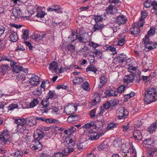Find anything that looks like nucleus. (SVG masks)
Segmentation results:
<instances>
[{
    "mask_svg": "<svg viewBox=\"0 0 157 157\" xmlns=\"http://www.w3.org/2000/svg\"><path fill=\"white\" fill-rule=\"evenodd\" d=\"M144 100L147 104L155 101L157 99V93L156 89L153 88H148L144 94Z\"/></svg>",
    "mask_w": 157,
    "mask_h": 157,
    "instance_id": "f257e3e1",
    "label": "nucleus"
},
{
    "mask_svg": "<svg viewBox=\"0 0 157 157\" xmlns=\"http://www.w3.org/2000/svg\"><path fill=\"white\" fill-rule=\"evenodd\" d=\"M128 112L124 107H121L117 110V115L120 119H125L127 117Z\"/></svg>",
    "mask_w": 157,
    "mask_h": 157,
    "instance_id": "f03ea898",
    "label": "nucleus"
},
{
    "mask_svg": "<svg viewBox=\"0 0 157 157\" xmlns=\"http://www.w3.org/2000/svg\"><path fill=\"white\" fill-rule=\"evenodd\" d=\"M45 82L43 81L39 87L34 90L32 92L33 94L36 96L40 95L45 91Z\"/></svg>",
    "mask_w": 157,
    "mask_h": 157,
    "instance_id": "7ed1b4c3",
    "label": "nucleus"
},
{
    "mask_svg": "<svg viewBox=\"0 0 157 157\" xmlns=\"http://www.w3.org/2000/svg\"><path fill=\"white\" fill-rule=\"evenodd\" d=\"M72 38H75V39H73L72 40L73 41L76 39H78V41L80 43H86L88 41V36L87 35H82L78 36L73 34L72 35Z\"/></svg>",
    "mask_w": 157,
    "mask_h": 157,
    "instance_id": "20e7f679",
    "label": "nucleus"
},
{
    "mask_svg": "<svg viewBox=\"0 0 157 157\" xmlns=\"http://www.w3.org/2000/svg\"><path fill=\"white\" fill-rule=\"evenodd\" d=\"M134 79V77L133 75L131 74L124 76L123 82L124 84H126L127 86V87H128L131 86L130 84L133 82Z\"/></svg>",
    "mask_w": 157,
    "mask_h": 157,
    "instance_id": "39448f33",
    "label": "nucleus"
},
{
    "mask_svg": "<svg viewBox=\"0 0 157 157\" xmlns=\"http://www.w3.org/2000/svg\"><path fill=\"white\" fill-rule=\"evenodd\" d=\"M77 109L76 106L74 104L68 105L64 108V110L67 113L71 114L74 113Z\"/></svg>",
    "mask_w": 157,
    "mask_h": 157,
    "instance_id": "423d86ee",
    "label": "nucleus"
},
{
    "mask_svg": "<svg viewBox=\"0 0 157 157\" xmlns=\"http://www.w3.org/2000/svg\"><path fill=\"white\" fill-rule=\"evenodd\" d=\"M29 82L32 87L36 86L39 84L40 82L39 78L36 75H32L31 77L29 79Z\"/></svg>",
    "mask_w": 157,
    "mask_h": 157,
    "instance_id": "0eeeda50",
    "label": "nucleus"
},
{
    "mask_svg": "<svg viewBox=\"0 0 157 157\" xmlns=\"http://www.w3.org/2000/svg\"><path fill=\"white\" fill-rule=\"evenodd\" d=\"M10 136L9 134L6 132L2 133L0 136V140L2 141V142L5 145L9 143V139Z\"/></svg>",
    "mask_w": 157,
    "mask_h": 157,
    "instance_id": "6e6552de",
    "label": "nucleus"
},
{
    "mask_svg": "<svg viewBox=\"0 0 157 157\" xmlns=\"http://www.w3.org/2000/svg\"><path fill=\"white\" fill-rule=\"evenodd\" d=\"M33 136L35 139V140L39 141V140L44 137V135L43 132L40 130L38 129L34 132Z\"/></svg>",
    "mask_w": 157,
    "mask_h": 157,
    "instance_id": "1a4fd4ad",
    "label": "nucleus"
},
{
    "mask_svg": "<svg viewBox=\"0 0 157 157\" xmlns=\"http://www.w3.org/2000/svg\"><path fill=\"white\" fill-rule=\"evenodd\" d=\"M104 134L103 132L97 133L96 132H93L90 133L89 135L90 139L91 140H98L100 137L102 136Z\"/></svg>",
    "mask_w": 157,
    "mask_h": 157,
    "instance_id": "9d476101",
    "label": "nucleus"
},
{
    "mask_svg": "<svg viewBox=\"0 0 157 157\" xmlns=\"http://www.w3.org/2000/svg\"><path fill=\"white\" fill-rule=\"evenodd\" d=\"M115 22L119 25L124 24L127 21V19L125 16L123 15H120L115 20Z\"/></svg>",
    "mask_w": 157,
    "mask_h": 157,
    "instance_id": "9b49d317",
    "label": "nucleus"
},
{
    "mask_svg": "<svg viewBox=\"0 0 157 157\" xmlns=\"http://www.w3.org/2000/svg\"><path fill=\"white\" fill-rule=\"evenodd\" d=\"M25 123L30 126H33L36 123V117L34 116L27 117L25 119Z\"/></svg>",
    "mask_w": 157,
    "mask_h": 157,
    "instance_id": "f8f14e48",
    "label": "nucleus"
},
{
    "mask_svg": "<svg viewBox=\"0 0 157 157\" xmlns=\"http://www.w3.org/2000/svg\"><path fill=\"white\" fill-rule=\"evenodd\" d=\"M32 144L33 145L32 148L34 150H40L42 147V145L39 141L34 140L32 142Z\"/></svg>",
    "mask_w": 157,
    "mask_h": 157,
    "instance_id": "ddd939ff",
    "label": "nucleus"
},
{
    "mask_svg": "<svg viewBox=\"0 0 157 157\" xmlns=\"http://www.w3.org/2000/svg\"><path fill=\"white\" fill-rule=\"evenodd\" d=\"M133 137L136 141L138 142L142 139V133L138 130H135L133 132Z\"/></svg>",
    "mask_w": 157,
    "mask_h": 157,
    "instance_id": "4468645a",
    "label": "nucleus"
},
{
    "mask_svg": "<svg viewBox=\"0 0 157 157\" xmlns=\"http://www.w3.org/2000/svg\"><path fill=\"white\" fill-rule=\"evenodd\" d=\"M141 17L139 19V22L138 23V26L143 27L144 25V20L147 16V13L145 11H143L141 12Z\"/></svg>",
    "mask_w": 157,
    "mask_h": 157,
    "instance_id": "2eb2a0df",
    "label": "nucleus"
},
{
    "mask_svg": "<svg viewBox=\"0 0 157 157\" xmlns=\"http://www.w3.org/2000/svg\"><path fill=\"white\" fill-rule=\"evenodd\" d=\"M13 15L16 18H20L21 16L22 13L21 9L18 7H15L12 10Z\"/></svg>",
    "mask_w": 157,
    "mask_h": 157,
    "instance_id": "dca6fc26",
    "label": "nucleus"
},
{
    "mask_svg": "<svg viewBox=\"0 0 157 157\" xmlns=\"http://www.w3.org/2000/svg\"><path fill=\"white\" fill-rule=\"evenodd\" d=\"M137 25V26L133 27L131 29V34L134 35L135 36H137L139 35L140 31V28L141 27L138 26V23Z\"/></svg>",
    "mask_w": 157,
    "mask_h": 157,
    "instance_id": "f3484780",
    "label": "nucleus"
},
{
    "mask_svg": "<svg viewBox=\"0 0 157 157\" xmlns=\"http://www.w3.org/2000/svg\"><path fill=\"white\" fill-rule=\"evenodd\" d=\"M79 119L80 117L78 115H71L68 117L67 121L70 123H74Z\"/></svg>",
    "mask_w": 157,
    "mask_h": 157,
    "instance_id": "a211bd4d",
    "label": "nucleus"
},
{
    "mask_svg": "<svg viewBox=\"0 0 157 157\" xmlns=\"http://www.w3.org/2000/svg\"><path fill=\"white\" fill-rule=\"evenodd\" d=\"M154 144V140L152 139H147L143 141V146L145 147H148L149 146H152Z\"/></svg>",
    "mask_w": 157,
    "mask_h": 157,
    "instance_id": "6ab92c4d",
    "label": "nucleus"
},
{
    "mask_svg": "<svg viewBox=\"0 0 157 157\" xmlns=\"http://www.w3.org/2000/svg\"><path fill=\"white\" fill-rule=\"evenodd\" d=\"M117 11V10L112 5L109 6L106 9V12L107 14H113Z\"/></svg>",
    "mask_w": 157,
    "mask_h": 157,
    "instance_id": "aec40b11",
    "label": "nucleus"
},
{
    "mask_svg": "<svg viewBox=\"0 0 157 157\" xmlns=\"http://www.w3.org/2000/svg\"><path fill=\"white\" fill-rule=\"evenodd\" d=\"M10 40L12 42H16L18 40L17 34V32H14L12 33L9 36Z\"/></svg>",
    "mask_w": 157,
    "mask_h": 157,
    "instance_id": "412c9836",
    "label": "nucleus"
},
{
    "mask_svg": "<svg viewBox=\"0 0 157 157\" xmlns=\"http://www.w3.org/2000/svg\"><path fill=\"white\" fill-rule=\"evenodd\" d=\"M96 23L92 29V31L94 32L100 30L104 27L105 25L104 24H101L98 23Z\"/></svg>",
    "mask_w": 157,
    "mask_h": 157,
    "instance_id": "4be33fe9",
    "label": "nucleus"
},
{
    "mask_svg": "<svg viewBox=\"0 0 157 157\" xmlns=\"http://www.w3.org/2000/svg\"><path fill=\"white\" fill-rule=\"evenodd\" d=\"M25 120L22 119H15L14 122L17 125V127L19 126H24L25 123Z\"/></svg>",
    "mask_w": 157,
    "mask_h": 157,
    "instance_id": "5701e85b",
    "label": "nucleus"
},
{
    "mask_svg": "<svg viewBox=\"0 0 157 157\" xmlns=\"http://www.w3.org/2000/svg\"><path fill=\"white\" fill-rule=\"evenodd\" d=\"M58 63L56 62L53 61L49 64V69L50 70L56 71L58 69Z\"/></svg>",
    "mask_w": 157,
    "mask_h": 157,
    "instance_id": "b1692460",
    "label": "nucleus"
},
{
    "mask_svg": "<svg viewBox=\"0 0 157 157\" xmlns=\"http://www.w3.org/2000/svg\"><path fill=\"white\" fill-rule=\"evenodd\" d=\"M105 94L106 95L108 96L116 97L118 95V92L113 90H107Z\"/></svg>",
    "mask_w": 157,
    "mask_h": 157,
    "instance_id": "393cba45",
    "label": "nucleus"
},
{
    "mask_svg": "<svg viewBox=\"0 0 157 157\" xmlns=\"http://www.w3.org/2000/svg\"><path fill=\"white\" fill-rule=\"evenodd\" d=\"M157 128V120L151 125L147 128V131L150 133H152Z\"/></svg>",
    "mask_w": 157,
    "mask_h": 157,
    "instance_id": "a878e982",
    "label": "nucleus"
},
{
    "mask_svg": "<svg viewBox=\"0 0 157 157\" xmlns=\"http://www.w3.org/2000/svg\"><path fill=\"white\" fill-rule=\"evenodd\" d=\"M156 47V44L155 43L149 41L146 44L145 48L149 50H151L155 48Z\"/></svg>",
    "mask_w": 157,
    "mask_h": 157,
    "instance_id": "bb28decb",
    "label": "nucleus"
},
{
    "mask_svg": "<svg viewBox=\"0 0 157 157\" xmlns=\"http://www.w3.org/2000/svg\"><path fill=\"white\" fill-rule=\"evenodd\" d=\"M125 36L124 35L120 36L117 39L118 43L117 45L121 46L123 45L125 41Z\"/></svg>",
    "mask_w": 157,
    "mask_h": 157,
    "instance_id": "cd10ccee",
    "label": "nucleus"
},
{
    "mask_svg": "<svg viewBox=\"0 0 157 157\" xmlns=\"http://www.w3.org/2000/svg\"><path fill=\"white\" fill-rule=\"evenodd\" d=\"M128 72L135 75L139 74V72H138V70L137 69V68L132 65L130 66L128 68Z\"/></svg>",
    "mask_w": 157,
    "mask_h": 157,
    "instance_id": "c85d7f7f",
    "label": "nucleus"
},
{
    "mask_svg": "<svg viewBox=\"0 0 157 157\" xmlns=\"http://www.w3.org/2000/svg\"><path fill=\"white\" fill-rule=\"evenodd\" d=\"M130 154H125L124 157H136V150L133 147L130 149Z\"/></svg>",
    "mask_w": 157,
    "mask_h": 157,
    "instance_id": "c756f323",
    "label": "nucleus"
},
{
    "mask_svg": "<svg viewBox=\"0 0 157 157\" xmlns=\"http://www.w3.org/2000/svg\"><path fill=\"white\" fill-rule=\"evenodd\" d=\"M117 59L120 63H123L127 59V58L125 55L122 54L119 55L117 56Z\"/></svg>",
    "mask_w": 157,
    "mask_h": 157,
    "instance_id": "7c9ffc66",
    "label": "nucleus"
},
{
    "mask_svg": "<svg viewBox=\"0 0 157 157\" xmlns=\"http://www.w3.org/2000/svg\"><path fill=\"white\" fill-rule=\"evenodd\" d=\"M100 96L98 94H97V95L93 100L91 103L93 105H98L100 103Z\"/></svg>",
    "mask_w": 157,
    "mask_h": 157,
    "instance_id": "2f4dec72",
    "label": "nucleus"
},
{
    "mask_svg": "<svg viewBox=\"0 0 157 157\" xmlns=\"http://www.w3.org/2000/svg\"><path fill=\"white\" fill-rule=\"evenodd\" d=\"M75 50V47L72 44H69L66 48V50L67 53L71 54L72 52Z\"/></svg>",
    "mask_w": 157,
    "mask_h": 157,
    "instance_id": "473e14b6",
    "label": "nucleus"
},
{
    "mask_svg": "<svg viewBox=\"0 0 157 157\" xmlns=\"http://www.w3.org/2000/svg\"><path fill=\"white\" fill-rule=\"evenodd\" d=\"M75 127L72 126L71 128L65 129L64 131V133L66 135H70L75 131Z\"/></svg>",
    "mask_w": 157,
    "mask_h": 157,
    "instance_id": "72a5a7b5",
    "label": "nucleus"
},
{
    "mask_svg": "<svg viewBox=\"0 0 157 157\" xmlns=\"http://www.w3.org/2000/svg\"><path fill=\"white\" fill-rule=\"evenodd\" d=\"M123 144L122 140L120 138L116 139L113 141V145L115 147H121Z\"/></svg>",
    "mask_w": 157,
    "mask_h": 157,
    "instance_id": "f704fd0d",
    "label": "nucleus"
},
{
    "mask_svg": "<svg viewBox=\"0 0 157 157\" xmlns=\"http://www.w3.org/2000/svg\"><path fill=\"white\" fill-rule=\"evenodd\" d=\"M100 82L99 86L100 88H101L105 84L106 79L105 76H103L100 77Z\"/></svg>",
    "mask_w": 157,
    "mask_h": 157,
    "instance_id": "c9c22d12",
    "label": "nucleus"
},
{
    "mask_svg": "<svg viewBox=\"0 0 157 157\" xmlns=\"http://www.w3.org/2000/svg\"><path fill=\"white\" fill-rule=\"evenodd\" d=\"M94 125L95 126L97 130L100 129H101L103 127V123L101 121H97L94 124Z\"/></svg>",
    "mask_w": 157,
    "mask_h": 157,
    "instance_id": "e433bc0d",
    "label": "nucleus"
},
{
    "mask_svg": "<svg viewBox=\"0 0 157 157\" xmlns=\"http://www.w3.org/2000/svg\"><path fill=\"white\" fill-rule=\"evenodd\" d=\"M103 19L102 15H95L94 16V19L95 23H98L102 21Z\"/></svg>",
    "mask_w": 157,
    "mask_h": 157,
    "instance_id": "4c0bfd02",
    "label": "nucleus"
},
{
    "mask_svg": "<svg viewBox=\"0 0 157 157\" xmlns=\"http://www.w3.org/2000/svg\"><path fill=\"white\" fill-rule=\"evenodd\" d=\"M49 109L51 110V112L53 114L55 115H57L58 114H60V113L59 110L56 106H52L51 107V108Z\"/></svg>",
    "mask_w": 157,
    "mask_h": 157,
    "instance_id": "58836bf2",
    "label": "nucleus"
},
{
    "mask_svg": "<svg viewBox=\"0 0 157 157\" xmlns=\"http://www.w3.org/2000/svg\"><path fill=\"white\" fill-rule=\"evenodd\" d=\"M13 71L14 72L18 73L20 71H23V67H20L19 65H15L13 66Z\"/></svg>",
    "mask_w": 157,
    "mask_h": 157,
    "instance_id": "ea45409f",
    "label": "nucleus"
},
{
    "mask_svg": "<svg viewBox=\"0 0 157 157\" xmlns=\"http://www.w3.org/2000/svg\"><path fill=\"white\" fill-rule=\"evenodd\" d=\"M117 124L116 123H109L107 125L106 129L108 130L113 129L114 128L117 127Z\"/></svg>",
    "mask_w": 157,
    "mask_h": 157,
    "instance_id": "a19ab883",
    "label": "nucleus"
},
{
    "mask_svg": "<svg viewBox=\"0 0 157 157\" xmlns=\"http://www.w3.org/2000/svg\"><path fill=\"white\" fill-rule=\"evenodd\" d=\"M98 71L96 67L93 65H90L86 68V71H91L93 72L94 73L96 74V72Z\"/></svg>",
    "mask_w": 157,
    "mask_h": 157,
    "instance_id": "79ce46f5",
    "label": "nucleus"
},
{
    "mask_svg": "<svg viewBox=\"0 0 157 157\" xmlns=\"http://www.w3.org/2000/svg\"><path fill=\"white\" fill-rule=\"evenodd\" d=\"M8 67L7 65H2L0 66V72L5 73L8 69Z\"/></svg>",
    "mask_w": 157,
    "mask_h": 157,
    "instance_id": "37998d69",
    "label": "nucleus"
},
{
    "mask_svg": "<svg viewBox=\"0 0 157 157\" xmlns=\"http://www.w3.org/2000/svg\"><path fill=\"white\" fill-rule=\"evenodd\" d=\"M45 15V13L42 10L38 9L37 13L36 16L38 17H43Z\"/></svg>",
    "mask_w": 157,
    "mask_h": 157,
    "instance_id": "c03bdc74",
    "label": "nucleus"
},
{
    "mask_svg": "<svg viewBox=\"0 0 157 157\" xmlns=\"http://www.w3.org/2000/svg\"><path fill=\"white\" fill-rule=\"evenodd\" d=\"M39 101L37 99H34L30 103L29 106L31 108L34 107L38 103Z\"/></svg>",
    "mask_w": 157,
    "mask_h": 157,
    "instance_id": "a18cd8bd",
    "label": "nucleus"
},
{
    "mask_svg": "<svg viewBox=\"0 0 157 157\" xmlns=\"http://www.w3.org/2000/svg\"><path fill=\"white\" fill-rule=\"evenodd\" d=\"M48 100L46 98V99H43L42 101L41 102V105L44 107L47 108L49 105V103L48 101Z\"/></svg>",
    "mask_w": 157,
    "mask_h": 157,
    "instance_id": "49530a36",
    "label": "nucleus"
},
{
    "mask_svg": "<svg viewBox=\"0 0 157 157\" xmlns=\"http://www.w3.org/2000/svg\"><path fill=\"white\" fill-rule=\"evenodd\" d=\"M82 87L84 90L88 91L90 90V88L89 86L88 83L87 82H83L82 85Z\"/></svg>",
    "mask_w": 157,
    "mask_h": 157,
    "instance_id": "de8ad7c7",
    "label": "nucleus"
},
{
    "mask_svg": "<svg viewBox=\"0 0 157 157\" xmlns=\"http://www.w3.org/2000/svg\"><path fill=\"white\" fill-rule=\"evenodd\" d=\"M92 53L95 54L96 56H99L101 59V56L102 54V52L100 50H98L95 49L92 52Z\"/></svg>",
    "mask_w": 157,
    "mask_h": 157,
    "instance_id": "09e8293b",
    "label": "nucleus"
},
{
    "mask_svg": "<svg viewBox=\"0 0 157 157\" xmlns=\"http://www.w3.org/2000/svg\"><path fill=\"white\" fill-rule=\"evenodd\" d=\"M83 80V79L82 77H76L74 79L73 83H79L82 82Z\"/></svg>",
    "mask_w": 157,
    "mask_h": 157,
    "instance_id": "8fccbe9b",
    "label": "nucleus"
},
{
    "mask_svg": "<svg viewBox=\"0 0 157 157\" xmlns=\"http://www.w3.org/2000/svg\"><path fill=\"white\" fill-rule=\"evenodd\" d=\"M18 105L16 104H12L8 106V109L9 111H12L14 109L18 107Z\"/></svg>",
    "mask_w": 157,
    "mask_h": 157,
    "instance_id": "3c124183",
    "label": "nucleus"
},
{
    "mask_svg": "<svg viewBox=\"0 0 157 157\" xmlns=\"http://www.w3.org/2000/svg\"><path fill=\"white\" fill-rule=\"evenodd\" d=\"M127 87V86L126 85L124 86V85H122L120 86L118 88L117 90V92L118 93H121L122 92L124 91L125 89Z\"/></svg>",
    "mask_w": 157,
    "mask_h": 157,
    "instance_id": "603ef678",
    "label": "nucleus"
},
{
    "mask_svg": "<svg viewBox=\"0 0 157 157\" xmlns=\"http://www.w3.org/2000/svg\"><path fill=\"white\" fill-rule=\"evenodd\" d=\"M6 60L8 61H12V58L9 56H2L1 58L0 59V62L2 61Z\"/></svg>",
    "mask_w": 157,
    "mask_h": 157,
    "instance_id": "864d4df0",
    "label": "nucleus"
},
{
    "mask_svg": "<svg viewBox=\"0 0 157 157\" xmlns=\"http://www.w3.org/2000/svg\"><path fill=\"white\" fill-rule=\"evenodd\" d=\"M53 7H55L54 11L57 13H61L62 12L61 10V7L59 5H53Z\"/></svg>",
    "mask_w": 157,
    "mask_h": 157,
    "instance_id": "5fc2aeb1",
    "label": "nucleus"
},
{
    "mask_svg": "<svg viewBox=\"0 0 157 157\" xmlns=\"http://www.w3.org/2000/svg\"><path fill=\"white\" fill-rule=\"evenodd\" d=\"M29 30L26 29L24 30L23 33V38L25 40H27L29 37Z\"/></svg>",
    "mask_w": 157,
    "mask_h": 157,
    "instance_id": "6e6d98bb",
    "label": "nucleus"
},
{
    "mask_svg": "<svg viewBox=\"0 0 157 157\" xmlns=\"http://www.w3.org/2000/svg\"><path fill=\"white\" fill-rule=\"evenodd\" d=\"M45 35V34L41 35L35 34L33 36V38L35 39H38L39 40H41L44 37Z\"/></svg>",
    "mask_w": 157,
    "mask_h": 157,
    "instance_id": "4d7b16f0",
    "label": "nucleus"
},
{
    "mask_svg": "<svg viewBox=\"0 0 157 157\" xmlns=\"http://www.w3.org/2000/svg\"><path fill=\"white\" fill-rule=\"evenodd\" d=\"M144 5L146 8L150 7L152 6V2H151L150 0H147L144 2Z\"/></svg>",
    "mask_w": 157,
    "mask_h": 157,
    "instance_id": "13d9d810",
    "label": "nucleus"
},
{
    "mask_svg": "<svg viewBox=\"0 0 157 157\" xmlns=\"http://www.w3.org/2000/svg\"><path fill=\"white\" fill-rule=\"evenodd\" d=\"M155 151L154 148H152L150 151H149L147 154V157H153Z\"/></svg>",
    "mask_w": 157,
    "mask_h": 157,
    "instance_id": "bf43d9fd",
    "label": "nucleus"
},
{
    "mask_svg": "<svg viewBox=\"0 0 157 157\" xmlns=\"http://www.w3.org/2000/svg\"><path fill=\"white\" fill-rule=\"evenodd\" d=\"M94 125V123L93 122L91 121L85 124L83 126V128H89L93 126Z\"/></svg>",
    "mask_w": 157,
    "mask_h": 157,
    "instance_id": "052dcab7",
    "label": "nucleus"
},
{
    "mask_svg": "<svg viewBox=\"0 0 157 157\" xmlns=\"http://www.w3.org/2000/svg\"><path fill=\"white\" fill-rule=\"evenodd\" d=\"M149 36L146 35L143 39L142 43L145 45V46L146 45V44L149 42Z\"/></svg>",
    "mask_w": 157,
    "mask_h": 157,
    "instance_id": "680f3d73",
    "label": "nucleus"
},
{
    "mask_svg": "<svg viewBox=\"0 0 157 157\" xmlns=\"http://www.w3.org/2000/svg\"><path fill=\"white\" fill-rule=\"evenodd\" d=\"M55 96V94L54 92H52L51 91H49L48 94L47 96V99H48L53 98Z\"/></svg>",
    "mask_w": 157,
    "mask_h": 157,
    "instance_id": "e2e57ef3",
    "label": "nucleus"
},
{
    "mask_svg": "<svg viewBox=\"0 0 157 157\" xmlns=\"http://www.w3.org/2000/svg\"><path fill=\"white\" fill-rule=\"evenodd\" d=\"M135 95V93L134 92H131L130 93L125 94L124 95L125 98L127 99H129L134 96Z\"/></svg>",
    "mask_w": 157,
    "mask_h": 157,
    "instance_id": "0e129e2a",
    "label": "nucleus"
},
{
    "mask_svg": "<svg viewBox=\"0 0 157 157\" xmlns=\"http://www.w3.org/2000/svg\"><path fill=\"white\" fill-rule=\"evenodd\" d=\"M106 49L111 52L113 54H115L116 53L115 48L113 47L109 46Z\"/></svg>",
    "mask_w": 157,
    "mask_h": 157,
    "instance_id": "69168bd1",
    "label": "nucleus"
},
{
    "mask_svg": "<svg viewBox=\"0 0 157 157\" xmlns=\"http://www.w3.org/2000/svg\"><path fill=\"white\" fill-rule=\"evenodd\" d=\"M111 106H114L116 105L118 102V101L116 99H114L109 101Z\"/></svg>",
    "mask_w": 157,
    "mask_h": 157,
    "instance_id": "338daca9",
    "label": "nucleus"
},
{
    "mask_svg": "<svg viewBox=\"0 0 157 157\" xmlns=\"http://www.w3.org/2000/svg\"><path fill=\"white\" fill-rule=\"evenodd\" d=\"M67 155V154H64L62 152H57L55 153L52 157H63L64 155Z\"/></svg>",
    "mask_w": 157,
    "mask_h": 157,
    "instance_id": "774afa93",
    "label": "nucleus"
}]
</instances>
